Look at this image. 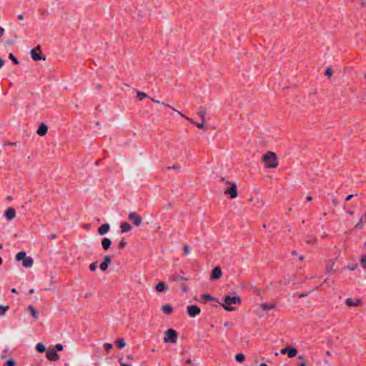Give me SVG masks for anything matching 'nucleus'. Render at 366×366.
Instances as JSON below:
<instances>
[{
    "label": "nucleus",
    "instance_id": "nucleus-49",
    "mask_svg": "<svg viewBox=\"0 0 366 366\" xmlns=\"http://www.w3.org/2000/svg\"><path fill=\"white\" fill-rule=\"evenodd\" d=\"M169 280L170 281H174L176 280V277H171L169 278Z\"/></svg>",
    "mask_w": 366,
    "mask_h": 366
},
{
    "label": "nucleus",
    "instance_id": "nucleus-3",
    "mask_svg": "<svg viewBox=\"0 0 366 366\" xmlns=\"http://www.w3.org/2000/svg\"><path fill=\"white\" fill-rule=\"evenodd\" d=\"M15 259L16 261L22 262V266L25 268H30L34 264V260L31 257L26 256L24 251H21L16 254Z\"/></svg>",
    "mask_w": 366,
    "mask_h": 366
},
{
    "label": "nucleus",
    "instance_id": "nucleus-19",
    "mask_svg": "<svg viewBox=\"0 0 366 366\" xmlns=\"http://www.w3.org/2000/svg\"><path fill=\"white\" fill-rule=\"evenodd\" d=\"M156 290L159 292H162L167 290V287L165 286L163 282H159L155 287Z\"/></svg>",
    "mask_w": 366,
    "mask_h": 366
},
{
    "label": "nucleus",
    "instance_id": "nucleus-28",
    "mask_svg": "<svg viewBox=\"0 0 366 366\" xmlns=\"http://www.w3.org/2000/svg\"><path fill=\"white\" fill-rule=\"evenodd\" d=\"M8 310V306L0 305V316H4Z\"/></svg>",
    "mask_w": 366,
    "mask_h": 366
},
{
    "label": "nucleus",
    "instance_id": "nucleus-24",
    "mask_svg": "<svg viewBox=\"0 0 366 366\" xmlns=\"http://www.w3.org/2000/svg\"><path fill=\"white\" fill-rule=\"evenodd\" d=\"M28 309L31 312V316L34 318V319H38L39 316H38V314L36 313V312L35 311L34 307L32 305H29L28 307Z\"/></svg>",
    "mask_w": 366,
    "mask_h": 366
},
{
    "label": "nucleus",
    "instance_id": "nucleus-34",
    "mask_svg": "<svg viewBox=\"0 0 366 366\" xmlns=\"http://www.w3.org/2000/svg\"><path fill=\"white\" fill-rule=\"evenodd\" d=\"M97 267V262H93L89 265V269L91 271H95Z\"/></svg>",
    "mask_w": 366,
    "mask_h": 366
},
{
    "label": "nucleus",
    "instance_id": "nucleus-48",
    "mask_svg": "<svg viewBox=\"0 0 366 366\" xmlns=\"http://www.w3.org/2000/svg\"><path fill=\"white\" fill-rule=\"evenodd\" d=\"M17 17H18V19H20V20H22V19H24V16H23V15H22V14H19V15L17 16Z\"/></svg>",
    "mask_w": 366,
    "mask_h": 366
},
{
    "label": "nucleus",
    "instance_id": "nucleus-64",
    "mask_svg": "<svg viewBox=\"0 0 366 366\" xmlns=\"http://www.w3.org/2000/svg\"><path fill=\"white\" fill-rule=\"evenodd\" d=\"M183 291L186 292L187 291V287L183 288Z\"/></svg>",
    "mask_w": 366,
    "mask_h": 366
},
{
    "label": "nucleus",
    "instance_id": "nucleus-27",
    "mask_svg": "<svg viewBox=\"0 0 366 366\" xmlns=\"http://www.w3.org/2000/svg\"><path fill=\"white\" fill-rule=\"evenodd\" d=\"M137 95L140 101H142L144 98H148V96L145 93L140 91L137 92Z\"/></svg>",
    "mask_w": 366,
    "mask_h": 366
},
{
    "label": "nucleus",
    "instance_id": "nucleus-56",
    "mask_svg": "<svg viewBox=\"0 0 366 366\" xmlns=\"http://www.w3.org/2000/svg\"><path fill=\"white\" fill-rule=\"evenodd\" d=\"M55 237H56L55 235L49 236V238H50V239H54Z\"/></svg>",
    "mask_w": 366,
    "mask_h": 366
},
{
    "label": "nucleus",
    "instance_id": "nucleus-23",
    "mask_svg": "<svg viewBox=\"0 0 366 366\" xmlns=\"http://www.w3.org/2000/svg\"><path fill=\"white\" fill-rule=\"evenodd\" d=\"M360 266L365 269L366 270V254L361 256L360 259Z\"/></svg>",
    "mask_w": 366,
    "mask_h": 366
},
{
    "label": "nucleus",
    "instance_id": "nucleus-8",
    "mask_svg": "<svg viewBox=\"0 0 366 366\" xmlns=\"http://www.w3.org/2000/svg\"><path fill=\"white\" fill-rule=\"evenodd\" d=\"M128 218L129 220L133 222V223L134 224V225L136 227H139L142 224V218L140 217L139 215H138L135 212L129 213Z\"/></svg>",
    "mask_w": 366,
    "mask_h": 366
},
{
    "label": "nucleus",
    "instance_id": "nucleus-55",
    "mask_svg": "<svg viewBox=\"0 0 366 366\" xmlns=\"http://www.w3.org/2000/svg\"><path fill=\"white\" fill-rule=\"evenodd\" d=\"M34 289H31V290H29V293H30V294H32V293H34Z\"/></svg>",
    "mask_w": 366,
    "mask_h": 366
},
{
    "label": "nucleus",
    "instance_id": "nucleus-7",
    "mask_svg": "<svg viewBox=\"0 0 366 366\" xmlns=\"http://www.w3.org/2000/svg\"><path fill=\"white\" fill-rule=\"evenodd\" d=\"M187 313L191 317H194L200 314L201 310L197 305L187 306Z\"/></svg>",
    "mask_w": 366,
    "mask_h": 366
},
{
    "label": "nucleus",
    "instance_id": "nucleus-20",
    "mask_svg": "<svg viewBox=\"0 0 366 366\" xmlns=\"http://www.w3.org/2000/svg\"><path fill=\"white\" fill-rule=\"evenodd\" d=\"M162 311L164 314L169 315L172 311V307L170 304H166L162 307Z\"/></svg>",
    "mask_w": 366,
    "mask_h": 366
},
{
    "label": "nucleus",
    "instance_id": "nucleus-42",
    "mask_svg": "<svg viewBox=\"0 0 366 366\" xmlns=\"http://www.w3.org/2000/svg\"><path fill=\"white\" fill-rule=\"evenodd\" d=\"M357 267V266L355 264V265H353V266H347V268L351 270V271H354L355 269H356Z\"/></svg>",
    "mask_w": 366,
    "mask_h": 366
},
{
    "label": "nucleus",
    "instance_id": "nucleus-2",
    "mask_svg": "<svg viewBox=\"0 0 366 366\" xmlns=\"http://www.w3.org/2000/svg\"><path fill=\"white\" fill-rule=\"evenodd\" d=\"M263 162L267 168H275L277 167V156L272 152H268L263 156Z\"/></svg>",
    "mask_w": 366,
    "mask_h": 366
},
{
    "label": "nucleus",
    "instance_id": "nucleus-10",
    "mask_svg": "<svg viewBox=\"0 0 366 366\" xmlns=\"http://www.w3.org/2000/svg\"><path fill=\"white\" fill-rule=\"evenodd\" d=\"M172 109L173 111L176 112L177 113H178L182 117H184L186 119H187V120L190 121L191 122H192L194 124L196 125L197 127H198L199 129H204V122H203V121H202L200 123H196L192 119H189V117H185L181 112L177 110L175 108L172 107Z\"/></svg>",
    "mask_w": 366,
    "mask_h": 366
},
{
    "label": "nucleus",
    "instance_id": "nucleus-22",
    "mask_svg": "<svg viewBox=\"0 0 366 366\" xmlns=\"http://www.w3.org/2000/svg\"><path fill=\"white\" fill-rule=\"evenodd\" d=\"M36 350L39 352H44L46 351V347L45 345L41 343V342H39L37 343L36 346Z\"/></svg>",
    "mask_w": 366,
    "mask_h": 366
},
{
    "label": "nucleus",
    "instance_id": "nucleus-15",
    "mask_svg": "<svg viewBox=\"0 0 366 366\" xmlns=\"http://www.w3.org/2000/svg\"><path fill=\"white\" fill-rule=\"evenodd\" d=\"M47 131H48V128H47V126L44 124H41L38 129H37V132L36 133L39 135V136H44L46 133H47Z\"/></svg>",
    "mask_w": 366,
    "mask_h": 366
},
{
    "label": "nucleus",
    "instance_id": "nucleus-35",
    "mask_svg": "<svg viewBox=\"0 0 366 366\" xmlns=\"http://www.w3.org/2000/svg\"><path fill=\"white\" fill-rule=\"evenodd\" d=\"M108 268V264H107L106 262H102L101 264H100V269L102 270V271H105L107 270Z\"/></svg>",
    "mask_w": 366,
    "mask_h": 366
},
{
    "label": "nucleus",
    "instance_id": "nucleus-57",
    "mask_svg": "<svg viewBox=\"0 0 366 366\" xmlns=\"http://www.w3.org/2000/svg\"><path fill=\"white\" fill-rule=\"evenodd\" d=\"M326 354H327L328 356H330V355H331V352H330V351H327V352H326Z\"/></svg>",
    "mask_w": 366,
    "mask_h": 366
},
{
    "label": "nucleus",
    "instance_id": "nucleus-61",
    "mask_svg": "<svg viewBox=\"0 0 366 366\" xmlns=\"http://www.w3.org/2000/svg\"><path fill=\"white\" fill-rule=\"evenodd\" d=\"M229 325V322H225V323H224V326H225V327H228Z\"/></svg>",
    "mask_w": 366,
    "mask_h": 366
},
{
    "label": "nucleus",
    "instance_id": "nucleus-52",
    "mask_svg": "<svg viewBox=\"0 0 366 366\" xmlns=\"http://www.w3.org/2000/svg\"><path fill=\"white\" fill-rule=\"evenodd\" d=\"M162 104H163L164 106H165L167 107H171L169 104H165L164 102H162Z\"/></svg>",
    "mask_w": 366,
    "mask_h": 366
},
{
    "label": "nucleus",
    "instance_id": "nucleus-11",
    "mask_svg": "<svg viewBox=\"0 0 366 366\" xmlns=\"http://www.w3.org/2000/svg\"><path fill=\"white\" fill-rule=\"evenodd\" d=\"M4 216L8 220H12L16 217L15 209L12 207H9L6 210Z\"/></svg>",
    "mask_w": 366,
    "mask_h": 366
},
{
    "label": "nucleus",
    "instance_id": "nucleus-62",
    "mask_svg": "<svg viewBox=\"0 0 366 366\" xmlns=\"http://www.w3.org/2000/svg\"><path fill=\"white\" fill-rule=\"evenodd\" d=\"M324 363H325V365H328V362H327V360H325V361H324Z\"/></svg>",
    "mask_w": 366,
    "mask_h": 366
},
{
    "label": "nucleus",
    "instance_id": "nucleus-44",
    "mask_svg": "<svg viewBox=\"0 0 366 366\" xmlns=\"http://www.w3.org/2000/svg\"><path fill=\"white\" fill-rule=\"evenodd\" d=\"M364 220L366 221V214L361 217V218L360 219V223H362Z\"/></svg>",
    "mask_w": 366,
    "mask_h": 366
},
{
    "label": "nucleus",
    "instance_id": "nucleus-37",
    "mask_svg": "<svg viewBox=\"0 0 366 366\" xmlns=\"http://www.w3.org/2000/svg\"><path fill=\"white\" fill-rule=\"evenodd\" d=\"M198 115L201 117L203 122H205V113L204 112H199Z\"/></svg>",
    "mask_w": 366,
    "mask_h": 366
},
{
    "label": "nucleus",
    "instance_id": "nucleus-36",
    "mask_svg": "<svg viewBox=\"0 0 366 366\" xmlns=\"http://www.w3.org/2000/svg\"><path fill=\"white\" fill-rule=\"evenodd\" d=\"M202 297L204 300H214V298L213 297H212L211 295H209L208 294L203 295Z\"/></svg>",
    "mask_w": 366,
    "mask_h": 366
},
{
    "label": "nucleus",
    "instance_id": "nucleus-39",
    "mask_svg": "<svg viewBox=\"0 0 366 366\" xmlns=\"http://www.w3.org/2000/svg\"><path fill=\"white\" fill-rule=\"evenodd\" d=\"M184 251L186 254H188L190 253V249L188 245H184Z\"/></svg>",
    "mask_w": 366,
    "mask_h": 366
},
{
    "label": "nucleus",
    "instance_id": "nucleus-40",
    "mask_svg": "<svg viewBox=\"0 0 366 366\" xmlns=\"http://www.w3.org/2000/svg\"><path fill=\"white\" fill-rule=\"evenodd\" d=\"M288 350H289V347H285V348H283V349L281 350L280 353L282 355L287 354L288 353Z\"/></svg>",
    "mask_w": 366,
    "mask_h": 366
},
{
    "label": "nucleus",
    "instance_id": "nucleus-1",
    "mask_svg": "<svg viewBox=\"0 0 366 366\" xmlns=\"http://www.w3.org/2000/svg\"><path fill=\"white\" fill-rule=\"evenodd\" d=\"M242 302L240 297L235 296H225L222 302H219L220 305L227 311H234L236 305H239Z\"/></svg>",
    "mask_w": 366,
    "mask_h": 366
},
{
    "label": "nucleus",
    "instance_id": "nucleus-5",
    "mask_svg": "<svg viewBox=\"0 0 366 366\" xmlns=\"http://www.w3.org/2000/svg\"><path fill=\"white\" fill-rule=\"evenodd\" d=\"M275 307V305L273 304V303H262L261 305H259V307L255 310V313L259 316V317H262L263 315H264V312H267V311H269L271 310H272L273 308H274Z\"/></svg>",
    "mask_w": 366,
    "mask_h": 366
},
{
    "label": "nucleus",
    "instance_id": "nucleus-53",
    "mask_svg": "<svg viewBox=\"0 0 366 366\" xmlns=\"http://www.w3.org/2000/svg\"><path fill=\"white\" fill-rule=\"evenodd\" d=\"M11 292H13V293H16V292H17V291H16V290L15 288H12V289H11Z\"/></svg>",
    "mask_w": 366,
    "mask_h": 366
},
{
    "label": "nucleus",
    "instance_id": "nucleus-47",
    "mask_svg": "<svg viewBox=\"0 0 366 366\" xmlns=\"http://www.w3.org/2000/svg\"><path fill=\"white\" fill-rule=\"evenodd\" d=\"M354 195L353 194H350L348 196H347L346 197V200L348 201L350 199H351V198L353 197Z\"/></svg>",
    "mask_w": 366,
    "mask_h": 366
},
{
    "label": "nucleus",
    "instance_id": "nucleus-32",
    "mask_svg": "<svg viewBox=\"0 0 366 366\" xmlns=\"http://www.w3.org/2000/svg\"><path fill=\"white\" fill-rule=\"evenodd\" d=\"M6 366H16V362L13 359H9L6 362Z\"/></svg>",
    "mask_w": 366,
    "mask_h": 366
},
{
    "label": "nucleus",
    "instance_id": "nucleus-13",
    "mask_svg": "<svg viewBox=\"0 0 366 366\" xmlns=\"http://www.w3.org/2000/svg\"><path fill=\"white\" fill-rule=\"evenodd\" d=\"M46 358L49 360H54L58 357V354L54 349H49L46 354Z\"/></svg>",
    "mask_w": 366,
    "mask_h": 366
},
{
    "label": "nucleus",
    "instance_id": "nucleus-54",
    "mask_svg": "<svg viewBox=\"0 0 366 366\" xmlns=\"http://www.w3.org/2000/svg\"><path fill=\"white\" fill-rule=\"evenodd\" d=\"M169 169H178V167H176V166H173L172 167H169Z\"/></svg>",
    "mask_w": 366,
    "mask_h": 366
},
{
    "label": "nucleus",
    "instance_id": "nucleus-38",
    "mask_svg": "<svg viewBox=\"0 0 366 366\" xmlns=\"http://www.w3.org/2000/svg\"><path fill=\"white\" fill-rule=\"evenodd\" d=\"M111 262V257L109 255H106L104 259V262H106L107 264L109 265V264Z\"/></svg>",
    "mask_w": 366,
    "mask_h": 366
},
{
    "label": "nucleus",
    "instance_id": "nucleus-26",
    "mask_svg": "<svg viewBox=\"0 0 366 366\" xmlns=\"http://www.w3.org/2000/svg\"><path fill=\"white\" fill-rule=\"evenodd\" d=\"M115 342L117 343V346L119 348H123L126 345V343H125V341H124V339H118V340H116Z\"/></svg>",
    "mask_w": 366,
    "mask_h": 366
},
{
    "label": "nucleus",
    "instance_id": "nucleus-31",
    "mask_svg": "<svg viewBox=\"0 0 366 366\" xmlns=\"http://www.w3.org/2000/svg\"><path fill=\"white\" fill-rule=\"evenodd\" d=\"M104 347L105 350H106L107 352H109L112 349L113 345H112V344H111V343H105V344L104 345Z\"/></svg>",
    "mask_w": 366,
    "mask_h": 366
},
{
    "label": "nucleus",
    "instance_id": "nucleus-17",
    "mask_svg": "<svg viewBox=\"0 0 366 366\" xmlns=\"http://www.w3.org/2000/svg\"><path fill=\"white\" fill-rule=\"evenodd\" d=\"M132 229V226L127 222H122L120 225V232L124 233L129 232Z\"/></svg>",
    "mask_w": 366,
    "mask_h": 366
},
{
    "label": "nucleus",
    "instance_id": "nucleus-63",
    "mask_svg": "<svg viewBox=\"0 0 366 366\" xmlns=\"http://www.w3.org/2000/svg\"><path fill=\"white\" fill-rule=\"evenodd\" d=\"M1 263H2V259H1V257H0V265L1 264Z\"/></svg>",
    "mask_w": 366,
    "mask_h": 366
},
{
    "label": "nucleus",
    "instance_id": "nucleus-9",
    "mask_svg": "<svg viewBox=\"0 0 366 366\" xmlns=\"http://www.w3.org/2000/svg\"><path fill=\"white\" fill-rule=\"evenodd\" d=\"M222 275V269L219 267H216L213 269L211 274V280H216L219 279Z\"/></svg>",
    "mask_w": 366,
    "mask_h": 366
},
{
    "label": "nucleus",
    "instance_id": "nucleus-29",
    "mask_svg": "<svg viewBox=\"0 0 366 366\" xmlns=\"http://www.w3.org/2000/svg\"><path fill=\"white\" fill-rule=\"evenodd\" d=\"M127 244V242L124 238H122L119 242H118L119 247L123 249L124 248Z\"/></svg>",
    "mask_w": 366,
    "mask_h": 366
},
{
    "label": "nucleus",
    "instance_id": "nucleus-41",
    "mask_svg": "<svg viewBox=\"0 0 366 366\" xmlns=\"http://www.w3.org/2000/svg\"><path fill=\"white\" fill-rule=\"evenodd\" d=\"M56 348L57 350L61 351L63 350L64 347L61 344H57L56 345Z\"/></svg>",
    "mask_w": 366,
    "mask_h": 366
},
{
    "label": "nucleus",
    "instance_id": "nucleus-16",
    "mask_svg": "<svg viewBox=\"0 0 366 366\" xmlns=\"http://www.w3.org/2000/svg\"><path fill=\"white\" fill-rule=\"evenodd\" d=\"M111 244H112V241L110 240V239H109L107 237H104L102 239V247L105 250L109 249Z\"/></svg>",
    "mask_w": 366,
    "mask_h": 366
},
{
    "label": "nucleus",
    "instance_id": "nucleus-21",
    "mask_svg": "<svg viewBox=\"0 0 366 366\" xmlns=\"http://www.w3.org/2000/svg\"><path fill=\"white\" fill-rule=\"evenodd\" d=\"M297 350L296 348H295V347H289L287 356L290 358L294 357L295 356L297 355Z\"/></svg>",
    "mask_w": 366,
    "mask_h": 366
},
{
    "label": "nucleus",
    "instance_id": "nucleus-12",
    "mask_svg": "<svg viewBox=\"0 0 366 366\" xmlns=\"http://www.w3.org/2000/svg\"><path fill=\"white\" fill-rule=\"evenodd\" d=\"M31 55L34 61H39L42 59V57L41 56L39 46L31 51Z\"/></svg>",
    "mask_w": 366,
    "mask_h": 366
},
{
    "label": "nucleus",
    "instance_id": "nucleus-30",
    "mask_svg": "<svg viewBox=\"0 0 366 366\" xmlns=\"http://www.w3.org/2000/svg\"><path fill=\"white\" fill-rule=\"evenodd\" d=\"M9 58L16 64L18 65L19 64V61L18 59L14 56V55L12 53H10L9 54Z\"/></svg>",
    "mask_w": 366,
    "mask_h": 366
},
{
    "label": "nucleus",
    "instance_id": "nucleus-4",
    "mask_svg": "<svg viewBox=\"0 0 366 366\" xmlns=\"http://www.w3.org/2000/svg\"><path fill=\"white\" fill-rule=\"evenodd\" d=\"M164 342L176 343L177 341V333L172 329L167 330L164 333Z\"/></svg>",
    "mask_w": 366,
    "mask_h": 366
},
{
    "label": "nucleus",
    "instance_id": "nucleus-51",
    "mask_svg": "<svg viewBox=\"0 0 366 366\" xmlns=\"http://www.w3.org/2000/svg\"><path fill=\"white\" fill-rule=\"evenodd\" d=\"M152 101L153 102H154V103H158V104H159V103H160V102H159V101L156 100V99H152Z\"/></svg>",
    "mask_w": 366,
    "mask_h": 366
},
{
    "label": "nucleus",
    "instance_id": "nucleus-59",
    "mask_svg": "<svg viewBox=\"0 0 366 366\" xmlns=\"http://www.w3.org/2000/svg\"><path fill=\"white\" fill-rule=\"evenodd\" d=\"M259 366H267V365L266 363H261Z\"/></svg>",
    "mask_w": 366,
    "mask_h": 366
},
{
    "label": "nucleus",
    "instance_id": "nucleus-33",
    "mask_svg": "<svg viewBox=\"0 0 366 366\" xmlns=\"http://www.w3.org/2000/svg\"><path fill=\"white\" fill-rule=\"evenodd\" d=\"M325 74L326 76H331L333 74V70L331 68L328 67L326 69Z\"/></svg>",
    "mask_w": 366,
    "mask_h": 366
},
{
    "label": "nucleus",
    "instance_id": "nucleus-50",
    "mask_svg": "<svg viewBox=\"0 0 366 366\" xmlns=\"http://www.w3.org/2000/svg\"><path fill=\"white\" fill-rule=\"evenodd\" d=\"M306 199H307V201H311V200H312V197H311V196H307V197H306Z\"/></svg>",
    "mask_w": 366,
    "mask_h": 366
},
{
    "label": "nucleus",
    "instance_id": "nucleus-60",
    "mask_svg": "<svg viewBox=\"0 0 366 366\" xmlns=\"http://www.w3.org/2000/svg\"><path fill=\"white\" fill-rule=\"evenodd\" d=\"M300 366H306V364L305 362L300 363Z\"/></svg>",
    "mask_w": 366,
    "mask_h": 366
},
{
    "label": "nucleus",
    "instance_id": "nucleus-45",
    "mask_svg": "<svg viewBox=\"0 0 366 366\" xmlns=\"http://www.w3.org/2000/svg\"><path fill=\"white\" fill-rule=\"evenodd\" d=\"M4 29L2 27H0V38L4 35Z\"/></svg>",
    "mask_w": 366,
    "mask_h": 366
},
{
    "label": "nucleus",
    "instance_id": "nucleus-58",
    "mask_svg": "<svg viewBox=\"0 0 366 366\" xmlns=\"http://www.w3.org/2000/svg\"><path fill=\"white\" fill-rule=\"evenodd\" d=\"M333 264L331 265V267L328 269V272H330L332 269Z\"/></svg>",
    "mask_w": 366,
    "mask_h": 366
},
{
    "label": "nucleus",
    "instance_id": "nucleus-6",
    "mask_svg": "<svg viewBox=\"0 0 366 366\" xmlns=\"http://www.w3.org/2000/svg\"><path fill=\"white\" fill-rule=\"evenodd\" d=\"M230 186L224 190V194L229 195L232 199L237 197V189L235 183H229Z\"/></svg>",
    "mask_w": 366,
    "mask_h": 366
},
{
    "label": "nucleus",
    "instance_id": "nucleus-46",
    "mask_svg": "<svg viewBox=\"0 0 366 366\" xmlns=\"http://www.w3.org/2000/svg\"><path fill=\"white\" fill-rule=\"evenodd\" d=\"M4 61L0 58V69L4 66Z\"/></svg>",
    "mask_w": 366,
    "mask_h": 366
},
{
    "label": "nucleus",
    "instance_id": "nucleus-25",
    "mask_svg": "<svg viewBox=\"0 0 366 366\" xmlns=\"http://www.w3.org/2000/svg\"><path fill=\"white\" fill-rule=\"evenodd\" d=\"M244 359L245 357L242 353H238L235 355V360L238 362H242Z\"/></svg>",
    "mask_w": 366,
    "mask_h": 366
},
{
    "label": "nucleus",
    "instance_id": "nucleus-14",
    "mask_svg": "<svg viewBox=\"0 0 366 366\" xmlns=\"http://www.w3.org/2000/svg\"><path fill=\"white\" fill-rule=\"evenodd\" d=\"M110 226L109 224H104L101 225L98 229V232L100 235H104L109 232Z\"/></svg>",
    "mask_w": 366,
    "mask_h": 366
},
{
    "label": "nucleus",
    "instance_id": "nucleus-18",
    "mask_svg": "<svg viewBox=\"0 0 366 366\" xmlns=\"http://www.w3.org/2000/svg\"><path fill=\"white\" fill-rule=\"evenodd\" d=\"M345 302L348 306L352 307V306H357L358 305H360V301L359 300L347 298V299H346Z\"/></svg>",
    "mask_w": 366,
    "mask_h": 366
},
{
    "label": "nucleus",
    "instance_id": "nucleus-43",
    "mask_svg": "<svg viewBox=\"0 0 366 366\" xmlns=\"http://www.w3.org/2000/svg\"><path fill=\"white\" fill-rule=\"evenodd\" d=\"M119 363L121 364L122 366H132L131 364L124 363V362H122L121 360H119Z\"/></svg>",
    "mask_w": 366,
    "mask_h": 366
}]
</instances>
